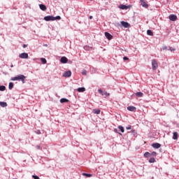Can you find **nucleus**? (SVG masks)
<instances>
[{
    "label": "nucleus",
    "mask_w": 179,
    "mask_h": 179,
    "mask_svg": "<svg viewBox=\"0 0 179 179\" xmlns=\"http://www.w3.org/2000/svg\"><path fill=\"white\" fill-rule=\"evenodd\" d=\"M120 23L122 26H123V27H125V29H128V27H131V24L127 22L122 21Z\"/></svg>",
    "instance_id": "39448f33"
},
{
    "label": "nucleus",
    "mask_w": 179,
    "mask_h": 179,
    "mask_svg": "<svg viewBox=\"0 0 179 179\" xmlns=\"http://www.w3.org/2000/svg\"><path fill=\"white\" fill-rule=\"evenodd\" d=\"M43 19L46 22H50V21L54 22V20H61V16L58 15L57 17H54L52 15H48V16L44 17Z\"/></svg>",
    "instance_id": "f257e3e1"
},
{
    "label": "nucleus",
    "mask_w": 179,
    "mask_h": 179,
    "mask_svg": "<svg viewBox=\"0 0 179 179\" xmlns=\"http://www.w3.org/2000/svg\"><path fill=\"white\" fill-rule=\"evenodd\" d=\"M144 157H150V154L149 153V152H145Z\"/></svg>",
    "instance_id": "393cba45"
},
{
    "label": "nucleus",
    "mask_w": 179,
    "mask_h": 179,
    "mask_svg": "<svg viewBox=\"0 0 179 179\" xmlns=\"http://www.w3.org/2000/svg\"><path fill=\"white\" fill-rule=\"evenodd\" d=\"M20 58H22V59H27V58H29V54L26 52L21 53L20 55Z\"/></svg>",
    "instance_id": "0eeeda50"
},
{
    "label": "nucleus",
    "mask_w": 179,
    "mask_h": 179,
    "mask_svg": "<svg viewBox=\"0 0 179 179\" xmlns=\"http://www.w3.org/2000/svg\"><path fill=\"white\" fill-rule=\"evenodd\" d=\"M92 113H94V114H100V113H101V110L100 109H93Z\"/></svg>",
    "instance_id": "dca6fc26"
},
{
    "label": "nucleus",
    "mask_w": 179,
    "mask_h": 179,
    "mask_svg": "<svg viewBox=\"0 0 179 179\" xmlns=\"http://www.w3.org/2000/svg\"><path fill=\"white\" fill-rule=\"evenodd\" d=\"M24 79H26V76H23V75H18L15 77H13L11 78V80H21L22 82V83H24Z\"/></svg>",
    "instance_id": "f03ea898"
},
{
    "label": "nucleus",
    "mask_w": 179,
    "mask_h": 179,
    "mask_svg": "<svg viewBox=\"0 0 179 179\" xmlns=\"http://www.w3.org/2000/svg\"><path fill=\"white\" fill-rule=\"evenodd\" d=\"M123 59H124V61H128V59H129V58H128L127 57H124Z\"/></svg>",
    "instance_id": "473e14b6"
},
{
    "label": "nucleus",
    "mask_w": 179,
    "mask_h": 179,
    "mask_svg": "<svg viewBox=\"0 0 179 179\" xmlns=\"http://www.w3.org/2000/svg\"><path fill=\"white\" fill-rule=\"evenodd\" d=\"M5 90H6V87H5V85H1L0 92H5Z\"/></svg>",
    "instance_id": "6ab92c4d"
},
{
    "label": "nucleus",
    "mask_w": 179,
    "mask_h": 179,
    "mask_svg": "<svg viewBox=\"0 0 179 179\" xmlns=\"http://www.w3.org/2000/svg\"><path fill=\"white\" fill-rule=\"evenodd\" d=\"M27 47V45H23V48H26Z\"/></svg>",
    "instance_id": "4c0bfd02"
},
{
    "label": "nucleus",
    "mask_w": 179,
    "mask_h": 179,
    "mask_svg": "<svg viewBox=\"0 0 179 179\" xmlns=\"http://www.w3.org/2000/svg\"><path fill=\"white\" fill-rule=\"evenodd\" d=\"M0 106H1V107H7L8 103H6V102L0 101Z\"/></svg>",
    "instance_id": "a211bd4d"
},
{
    "label": "nucleus",
    "mask_w": 179,
    "mask_h": 179,
    "mask_svg": "<svg viewBox=\"0 0 179 179\" xmlns=\"http://www.w3.org/2000/svg\"><path fill=\"white\" fill-rule=\"evenodd\" d=\"M103 96H106V97H107V96H110V93H108L107 92H103Z\"/></svg>",
    "instance_id": "7c9ffc66"
},
{
    "label": "nucleus",
    "mask_w": 179,
    "mask_h": 179,
    "mask_svg": "<svg viewBox=\"0 0 179 179\" xmlns=\"http://www.w3.org/2000/svg\"><path fill=\"white\" fill-rule=\"evenodd\" d=\"M32 178H33L34 179H40V177H38V176H36V175H33V176H32Z\"/></svg>",
    "instance_id": "c756f323"
},
{
    "label": "nucleus",
    "mask_w": 179,
    "mask_h": 179,
    "mask_svg": "<svg viewBox=\"0 0 179 179\" xmlns=\"http://www.w3.org/2000/svg\"><path fill=\"white\" fill-rule=\"evenodd\" d=\"M83 176H85V177H92L93 175L90 173H83Z\"/></svg>",
    "instance_id": "a878e982"
},
{
    "label": "nucleus",
    "mask_w": 179,
    "mask_h": 179,
    "mask_svg": "<svg viewBox=\"0 0 179 179\" xmlns=\"http://www.w3.org/2000/svg\"><path fill=\"white\" fill-rule=\"evenodd\" d=\"M151 155L156 157V152H155V151L152 152L151 153Z\"/></svg>",
    "instance_id": "72a5a7b5"
},
{
    "label": "nucleus",
    "mask_w": 179,
    "mask_h": 179,
    "mask_svg": "<svg viewBox=\"0 0 179 179\" xmlns=\"http://www.w3.org/2000/svg\"><path fill=\"white\" fill-rule=\"evenodd\" d=\"M147 34L148 36H153V31H152V30H150V29H148V30H147Z\"/></svg>",
    "instance_id": "4be33fe9"
},
{
    "label": "nucleus",
    "mask_w": 179,
    "mask_h": 179,
    "mask_svg": "<svg viewBox=\"0 0 179 179\" xmlns=\"http://www.w3.org/2000/svg\"><path fill=\"white\" fill-rule=\"evenodd\" d=\"M8 89L12 90L13 89V83H10L8 85Z\"/></svg>",
    "instance_id": "5701e85b"
},
{
    "label": "nucleus",
    "mask_w": 179,
    "mask_h": 179,
    "mask_svg": "<svg viewBox=\"0 0 179 179\" xmlns=\"http://www.w3.org/2000/svg\"><path fill=\"white\" fill-rule=\"evenodd\" d=\"M41 61L42 64H47V59H45V58H41Z\"/></svg>",
    "instance_id": "bb28decb"
},
{
    "label": "nucleus",
    "mask_w": 179,
    "mask_h": 179,
    "mask_svg": "<svg viewBox=\"0 0 179 179\" xmlns=\"http://www.w3.org/2000/svg\"><path fill=\"white\" fill-rule=\"evenodd\" d=\"M39 7L41 10H47V7L44 4H40Z\"/></svg>",
    "instance_id": "2eb2a0df"
},
{
    "label": "nucleus",
    "mask_w": 179,
    "mask_h": 179,
    "mask_svg": "<svg viewBox=\"0 0 179 179\" xmlns=\"http://www.w3.org/2000/svg\"><path fill=\"white\" fill-rule=\"evenodd\" d=\"M152 146L155 149H159V148H161L162 145L159 143H155L152 144Z\"/></svg>",
    "instance_id": "9d476101"
},
{
    "label": "nucleus",
    "mask_w": 179,
    "mask_h": 179,
    "mask_svg": "<svg viewBox=\"0 0 179 179\" xmlns=\"http://www.w3.org/2000/svg\"><path fill=\"white\" fill-rule=\"evenodd\" d=\"M169 19L171 20L172 22H176V20H177V15L171 14L169 15Z\"/></svg>",
    "instance_id": "1a4fd4ad"
},
{
    "label": "nucleus",
    "mask_w": 179,
    "mask_h": 179,
    "mask_svg": "<svg viewBox=\"0 0 179 179\" xmlns=\"http://www.w3.org/2000/svg\"><path fill=\"white\" fill-rule=\"evenodd\" d=\"M155 162H156V159L153 157L149 159V163H155Z\"/></svg>",
    "instance_id": "cd10ccee"
},
{
    "label": "nucleus",
    "mask_w": 179,
    "mask_h": 179,
    "mask_svg": "<svg viewBox=\"0 0 179 179\" xmlns=\"http://www.w3.org/2000/svg\"><path fill=\"white\" fill-rule=\"evenodd\" d=\"M87 73V71L86 70H83L82 72V75H86Z\"/></svg>",
    "instance_id": "2f4dec72"
},
{
    "label": "nucleus",
    "mask_w": 179,
    "mask_h": 179,
    "mask_svg": "<svg viewBox=\"0 0 179 179\" xmlns=\"http://www.w3.org/2000/svg\"><path fill=\"white\" fill-rule=\"evenodd\" d=\"M86 91V88L85 87H79L78 88V92H79L80 93H83V92Z\"/></svg>",
    "instance_id": "f3484780"
},
{
    "label": "nucleus",
    "mask_w": 179,
    "mask_h": 179,
    "mask_svg": "<svg viewBox=\"0 0 179 179\" xmlns=\"http://www.w3.org/2000/svg\"><path fill=\"white\" fill-rule=\"evenodd\" d=\"M105 36L108 40H112L113 39V36L110 34L108 32H105Z\"/></svg>",
    "instance_id": "f8f14e48"
},
{
    "label": "nucleus",
    "mask_w": 179,
    "mask_h": 179,
    "mask_svg": "<svg viewBox=\"0 0 179 179\" xmlns=\"http://www.w3.org/2000/svg\"><path fill=\"white\" fill-rule=\"evenodd\" d=\"M169 50H170V51H176V49H174V48H169Z\"/></svg>",
    "instance_id": "c9c22d12"
},
{
    "label": "nucleus",
    "mask_w": 179,
    "mask_h": 179,
    "mask_svg": "<svg viewBox=\"0 0 179 179\" xmlns=\"http://www.w3.org/2000/svg\"><path fill=\"white\" fill-rule=\"evenodd\" d=\"M141 5L143 6V8H149V5H148V3L145 1V0H140Z\"/></svg>",
    "instance_id": "6e6552de"
},
{
    "label": "nucleus",
    "mask_w": 179,
    "mask_h": 179,
    "mask_svg": "<svg viewBox=\"0 0 179 179\" xmlns=\"http://www.w3.org/2000/svg\"><path fill=\"white\" fill-rule=\"evenodd\" d=\"M118 129H120L122 133L125 132V130L124 129V127L122 126H119Z\"/></svg>",
    "instance_id": "b1692460"
},
{
    "label": "nucleus",
    "mask_w": 179,
    "mask_h": 179,
    "mask_svg": "<svg viewBox=\"0 0 179 179\" xmlns=\"http://www.w3.org/2000/svg\"><path fill=\"white\" fill-rule=\"evenodd\" d=\"M90 20L93 19V16L90 15Z\"/></svg>",
    "instance_id": "58836bf2"
},
{
    "label": "nucleus",
    "mask_w": 179,
    "mask_h": 179,
    "mask_svg": "<svg viewBox=\"0 0 179 179\" xmlns=\"http://www.w3.org/2000/svg\"><path fill=\"white\" fill-rule=\"evenodd\" d=\"M69 101V100L65 99V98H62L60 99V103H68Z\"/></svg>",
    "instance_id": "aec40b11"
},
{
    "label": "nucleus",
    "mask_w": 179,
    "mask_h": 179,
    "mask_svg": "<svg viewBox=\"0 0 179 179\" xmlns=\"http://www.w3.org/2000/svg\"><path fill=\"white\" fill-rule=\"evenodd\" d=\"M90 1H93V0H90Z\"/></svg>",
    "instance_id": "79ce46f5"
},
{
    "label": "nucleus",
    "mask_w": 179,
    "mask_h": 179,
    "mask_svg": "<svg viewBox=\"0 0 179 179\" xmlns=\"http://www.w3.org/2000/svg\"><path fill=\"white\" fill-rule=\"evenodd\" d=\"M136 96L137 97H143V94L142 92H136Z\"/></svg>",
    "instance_id": "412c9836"
},
{
    "label": "nucleus",
    "mask_w": 179,
    "mask_h": 179,
    "mask_svg": "<svg viewBox=\"0 0 179 179\" xmlns=\"http://www.w3.org/2000/svg\"><path fill=\"white\" fill-rule=\"evenodd\" d=\"M72 72L71 71H65L63 74L64 78H71Z\"/></svg>",
    "instance_id": "423d86ee"
},
{
    "label": "nucleus",
    "mask_w": 179,
    "mask_h": 179,
    "mask_svg": "<svg viewBox=\"0 0 179 179\" xmlns=\"http://www.w3.org/2000/svg\"><path fill=\"white\" fill-rule=\"evenodd\" d=\"M132 6L129 5V6H126V5H124V4H122L119 6V8L120 9H122V10H127V9H129L130 8H131Z\"/></svg>",
    "instance_id": "20e7f679"
},
{
    "label": "nucleus",
    "mask_w": 179,
    "mask_h": 179,
    "mask_svg": "<svg viewBox=\"0 0 179 179\" xmlns=\"http://www.w3.org/2000/svg\"><path fill=\"white\" fill-rule=\"evenodd\" d=\"M84 48H85V50H86V48H87V46L84 47Z\"/></svg>",
    "instance_id": "a19ab883"
},
{
    "label": "nucleus",
    "mask_w": 179,
    "mask_h": 179,
    "mask_svg": "<svg viewBox=\"0 0 179 179\" xmlns=\"http://www.w3.org/2000/svg\"><path fill=\"white\" fill-rule=\"evenodd\" d=\"M131 129V125H129L126 127V129Z\"/></svg>",
    "instance_id": "f704fd0d"
},
{
    "label": "nucleus",
    "mask_w": 179,
    "mask_h": 179,
    "mask_svg": "<svg viewBox=\"0 0 179 179\" xmlns=\"http://www.w3.org/2000/svg\"><path fill=\"white\" fill-rule=\"evenodd\" d=\"M37 149H40V145L36 146Z\"/></svg>",
    "instance_id": "ea45409f"
},
{
    "label": "nucleus",
    "mask_w": 179,
    "mask_h": 179,
    "mask_svg": "<svg viewBox=\"0 0 179 179\" xmlns=\"http://www.w3.org/2000/svg\"><path fill=\"white\" fill-rule=\"evenodd\" d=\"M98 92L99 93H100V94H101L102 96H104V92H103L102 90H99Z\"/></svg>",
    "instance_id": "c85d7f7f"
},
{
    "label": "nucleus",
    "mask_w": 179,
    "mask_h": 179,
    "mask_svg": "<svg viewBox=\"0 0 179 179\" xmlns=\"http://www.w3.org/2000/svg\"><path fill=\"white\" fill-rule=\"evenodd\" d=\"M173 139L174 141H177V139H178V133L177 131L173 133Z\"/></svg>",
    "instance_id": "9b49d317"
},
{
    "label": "nucleus",
    "mask_w": 179,
    "mask_h": 179,
    "mask_svg": "<svg viewBox=\"0 0 179 179\" xmlns=\"http://www.w3.org/2000/svg\"><path fill=\"white\" fill-rule=\"evenodd\" d=\"M152 68L153 71H156V69L159 68V64H157V61L156 59L152 60Z\"/></svg>",
    "instance_id": "7ed1b4c3"
},
{
    "label": "nucleus",
    "mask_w": 179,
    "mask_h": 179,
    "mask_svg": "<svg viewBox=\"0 0 179 179\" xmlns=\"http://www.w3.org/2000/svg\"><path fill=\"white\" fill-rule=\"evenodd\" d=\"M60 62H62V64H66V62H68V58L62 57L60 59Z\"/></svg>",
    "instance_id": "ddd939ff"
},
{
    "label": "nucleus",
    "mask_w": 179,
    "mask_h": 179,
    "mask_svg": "<svg viewBox=\"0 0 179 179\" xmlns=\"http://www.w3.org/2000/svg\"><path fill=\"white\" fill-rule=\"evenodd\" d=\"M127 110L129 111H134V112H135V111H136V107H135V106H128L127 107Z\"/></svg>",
    "instance_id": "4468645a"
},
{
    "label": "nucleus",
    "mask_w": 179,
    "mask_h": 179,
    "mask_svg": "<svg viewBox=\"0 0 179 179\" xmlns=\"http://www.w3.org/2000/svg\"><path fill=\"white\" fill-rule=\"evenodd\" d=\"M162 50L164 51V50H167V46L162 47Z\"/></svg>",
    "instance_id": "e433bc0d"
}]
</instances>
